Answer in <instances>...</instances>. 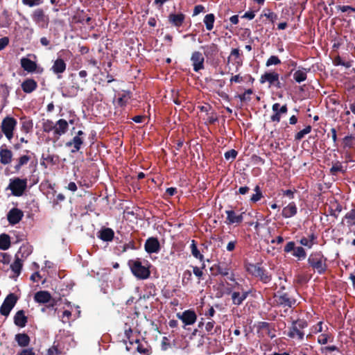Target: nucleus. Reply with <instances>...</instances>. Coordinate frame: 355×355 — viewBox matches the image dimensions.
<instances>
[{"label": "nucleus", "mask_w": 355, "mask_h": 355, "mask_svg": "<svg viewBox=\"0 0 355 355\" xmlns=\"http://www.w3.org/2000/svg\"><path fill=\"white\" fill-rule=\"evenodd\" d=\"M327 258L321 252H313L308 258V263L318 274H324L327 269Z\"/></svg>", "instance_id": "f257e3e1"}, {"label": "nucleus", "mask_w": 355, "mask_h": 355, "mask_svg": "<svg viewBox=\"0 0 355 355\" xmlns=\"http://www.w3.org/2000/svg\"><path fill=\"white\" fill-rule=\"evenodd\" d=\"M274 301L276 306L284 309V315L291 311L295 306L296 300L291 297L287 293H277L274 295Z\"/></svg>", "instance_id": "f03ea898"}, {"label": "nucleus", "mask_w": 355, "mask_h": 355, "mask_svg": "<svg viewBox=\"0 0 355 355\" xmlns=\"http://www.w3.org/2000/svg\"><path fill=\"white\" fill-rule=\"evenodd\" d=\"M128 266L132 274L139 279H146L150 276V270L146 266L142 265L141 261L139 259L129 260Z\"/></svg>", "instance_id": "7ed1b4c3"}, {"label": "nucleus", "mask_w": 355, "mask_h": 355, "mask_svg": "<svg viewBox=\"0 0 355 355\" xmlns=\"http://www.w3.org/2000/svg\"><path fill=\"white\" fill-rule=\"evenodd\" d=\"M307 327V322L304 320H297L292 322L287 336L293 339L302 340L304 337L303 329Z\"/></svg>", "instance_id": "20e7f679"}, {"label": "nucleus", "mask_w": 355, "mask_h": 355, "mask_svg": "<svg viewBox=\"0 0 355 355\" xmlns=\"http://www.w3.org/2000/svg\"><path fill=\"white\" fill-rule=\"evenodd\" d=\"M27 187V180L15 178L10 180L8 189L10 190L15 196H21Z\"/></svg>", "instance_id": "39448f33"}, {"label": "nucleus", "mask_w": 355, "mask_h": 355, "mask_svg": "<svg viewBox=\"0 0 355 355\" xmlns=\"http://www.w3.org/2000/svg\"><path fill=\"white\" fill-rule=\"evenodd\" d=\"M247 270L254 277H259L264 284H268L271 280V276L263 268L258 265L249 264L247 267Z\"/></svg>", "instance_id": "423d86ee"}, {"label": "nucleus", "mask_w": 355, "mask_h": 355, "mask_svg": "<svg viewBox=\"0 0 355 355\" xmlns=\"http://www.w3.org/2000/svg\"><path fill=\"white\" fill-rule=\"evenodd\" d=\"M17 125V121L13 117L6 116L1 123V130L8 140L13 137V130Z\"/></svg>", "instance_id": "0eeeda50"}, {"label": "nucleus", "mask_w": 355, "mask_h": 355, "mask_svg": "<svg viewBox=\"0 0 355 355\" xmlns=\"http://www.w3.org/2000/svg\"><path fill=\"white\" fill-rule=\"evenodd\" d=\"M260 83L263 84L268 83L269 87H275L279 89L281 88V83L279 81V76L277 72H266L261 75L260 78Z\"/></svg>", "instance_id": "6e6552de"}, {"label": "nucleus", "mask_w": 355, "mask_h": 355, "mask_svg": "<svg viewBox=\"0 0 355 355\" xmlns=\"http://www.w3.org/2000/svg\"><path fill=\"white\" fill-rule=\"evenodd\" d=\"M17 297L14 293H10L4 300L0 307V313L4 316H8L17 303Z\"/></svg>", "instance_id": "1a4fd4ad"}, {"label": "nucleus", "mask_w": 355, "mask_h": 355, "mask_svg": "<svg viewBox=\"0 0 355 355\" xmlns=\"http://www.w3.org/2000/svg\"><path fill=\"white\" fill-rule=\"evenodd\" d=\"M32 19L33 21L40 28H47L49 25V19L46 15L44 11L40 9H36L32 14Z\"/></svg>", "instance_id": "9d476101"}, {"label": "nucleus", "mask_w": 355, "mask_h": 355, "mask_svg": "<svg viewBox=\"0 0 355 355\" xmlns=\"http://www.w3.org/2000/svg\"><path fill=\"white\" fill-rule=\"evenodd\" d=\"M177 317L182 320L184 326L193 324L197 320V315L194 311L188 309L182 313H177Z\"/></svg>", "instance_id": "9b49d317"}, {"label": "nucleus", "mask_w": 355, "mask_h": 355, "mask_svg": "<svg viewBox=\"0 0 355 355\" xmlns=\"http://www.w3.org/2000/svg\"><path fill=\"white\" fill-rule=\"evenodd\" d=\"M191 61L192 62V66L194 71L198 72L199 71L205 68V58L200 52H193L191 56Z\"/></svg>", "instance_id": "f8f14e48"}, {"label": "nucleus", "mask_w": 355, "mask_h": 355, "mask_svg": "<svg viewBox=\"0 0 355 355\" xmlns=\"http://www.w3.org/2000/svg\"><path fill=\"white\" fill-rule=\"evenodd\" d=\"M272 110L273 112V114L270 116L271 121L279 123L281 120L282 115L287 113L288 107L286 105L280 106L279 103H276L272 105Z\"/></svg>", "instance_id": "ddd939ff"}, {"label": "nucleus", "mask_w": 355, "mask_h": 355, "mask_svg": "<svg viewBox=\"0 0 355 355\" xmlns=\"http://www.w3.org/2000/svg\"><path fill=\"white\" fill-rule=\"evenodd\" d=\"M24 216L22 211L17 208L11 209L7 215V218L10 225H16L19 223Z\"/></svg>", "instance_id": "4468645a"}, {"label": "nucleus", "mask_w": 355, "mask_h": 355, "mask_svg": "<svg viewBox=\"0 0 355 355\" xmlns=\"http://www.w3.org/2000/svg\"><path fill=\"white\" fill-rule=\"evenodd\" d=\"M225 213L227 214V218H226L225 223L227 225L239 224L243 220L244 212L237 214L233 210H227V211H225Z\"/></svg>", "instance_id": "2eb2a0df"}, {"label": "nucleus", "mask_w": 355, "mask_h": 355, "mask_svg": "<svg viewBox=\"0 0 355 355\" xmlns=\"http://www.w3.org/2000/svg\"><path fill=\"white\" fill-rule=\"evenodd\" d=\"M145 250L149 253H157L160 250V245L157 239L151 237L146 240L145 243Z\"/></svg>", "instance_id": "dca6fc26"}, {"label": "nucleus", "mask_w": 355, "mask_h": 355, "mask_svg": "<svg viewBox=\"0 0 355 355\" xmlns=\"http://www.w3.org/2000/svg\"><path fill=\"white\" fill-rule=\"evenodd\" d=\"M69 129L68 122L65 119H59L55 123V131L53 135L57 138L64 135Z\"/></svg>", "instance_id": "f3484780"}, {"label": "nucleus", "mask_w": 355, "mask_h": 355, "mask_svg": "<svg viewBox=\"0 0 355 355\" xmlns=\"http://www.w3.org/2000/svg\"><path fill=\"white\" fill-rule=\"evenodd\" d=\"M66 68L67 64L64 60L62 58H58L54 61L51 69L55 74L59 75L64 73ZM58 78H60V76H58Z\"/></svg>", "instance_id": "a211bd4d"}, {"label": "nucleus", "mask_w": 355, "mask_h": 355, "mask_svg": "<svg viewBox=\"0 0 355 355\" xmlns=\"http://www.w3.org/2000/svg\"><path fill=\"white\" fill-rule=\"evenodd\" d=\"M297 208L294 202H290L282 209V215L285 218H289L296 215Z\"/></svg>", "instance_id": "6ab92c4d"}, {"label": "nucleus", "mask_w": 355, "mask_h": 355, "mask_svg": "<svg viewBox=\"0 0 355 355\" xmlns=\"http://www.w3.org/2000/svg\"><path fill=\"white\" fill-rule=\"evenodd\" d=\"M130 99V92L128 91H122L118 94V98L114 101L116 106L124 107Z\"/></svg>", "instance_id": "aec40b11"}, {"label": "nucleus", "mask_w": 355, "mask_h": 355, "mask_svg": "<svg viewBox=\"0 0 355 355\" xmlns=\"http://www.w3.org/2000/svg\"><path fill=\"white\" fill-rule=\"evenodd\" d=\"M20 64L21 67L24 69V70L26 71L28 73H33L36 71V62L32 61L31 60L27 58H22L20 60Z\"/></svg>", "instance_id": "412c9836"}, {"label": "nucleus", "mask_w": 355, "mask_h": 355, "mask_svg": "<svg viewBox=\"0 0 355 355\" xmlns=\"http://www.w3.org/2000/svg\"><path fill=\"white\" fill-rule=\"evenodd\" d=\"M83 144V139L82 137H79L78 136H75L71 141L66 143V146H72L73 148L71 149V152L72 153H75L80 149Z\"/></svg>", "instance_id": "4be33fe9"}, {"label": "nucleus", "mask_w": 355, "mask_h": 355, "mask_svg": "<svg viewBox=\"0 0 355 355\" xmlns=\"http://www.w3.org/2000/svg\"><path fill=\"white\" fill-rule=\"evenodd\" d=\"M37 87V82L31 78H28V79L25 80L21 83L22 90L25 93H28V94L31 93L33 91H35Z\"/></svg>", "instance_id": "5701e85b"}, {"label": "nucleus", "mask_w": 355, "mask_h": 355, "mask_svg": "<svg viewBox=\"0 0 355 355\" xmlns=\"http://www.w3.org/2000/svg\"><path fill=\"white\" fill-rule=\"evenodd\" d=\"M32 253V247L28 244H23L15 256L18 255V258L22 260H25Z\"/></svg>", "instance_id": "b1692460"}, {"label": "nucleus", "mask_w": 355, "mask_h": 355, "mask_svg": "<svg viewBox=\"0 0 355 355\" xmlns=\"http://www.w3.org/2000/svg\"><path fill=\"white\" fill-rule=\"evenodd\" d=\"M34 299L38 303L44 304L51 300V295L48 291H41L35 293Z\"/></svg>", "instance_id": "393cba45"}, {"label": "nucleus", "mask_w": 355, "mask_h": 355, "mask_svg": "<svg viewBox=\"0 0 355 355\" xmlns=\"http://www.w3.org/2000/svg\"><path fill=\"white\" fill-rule=\"evenodd\" d=\"M15 324L19 327H24L27 323V317L25 315V313L23 310L19 311L16 313L14 316Z\"/></svg>", "instance_id": "a878e982"}, {"label": "nucleus", "mask_w": 355, "mask_h": 355, "mask_svg": "<svg viewBox=\"0 0 355 355\" xmlns=\"http://www.w3.org/2000/svg\"><path fill=\"white\" fill-rule=\"evenodd\" d=\"M114 232L110 228H103L98 232V238L103 241H111L114 238Z\"/></svg>", "instance_id": "bb28decb"}, {"label": "nucleus", "mask_w": 355, "mask_h": 355, "mask_svg": "<svg viewBox=\"0 0 355 355\" xmlns=\"http://www.w3.org/2000/svg\"><path fill=\"white\" fill-rule=\"evenodd\" d=\"M12 153L11 150L6 148H1L0 150V162L1 164L6 165L11 162Z\"/></svg>", "instance_id": "cd10ccee"}, {"label": "nucleus", "mask_w": 355, "mask_h": 355, "mask_svg": "<svg viewBox=\"0 0 355 355\" xmlns=\"http://www.w3.org/2000/svg\"><path fill=\"white\" fill-rule=\"evenodd\" d=\"M248 292L243 291L242 293L233 292L232 293V302L235 305H240L247 298Z\"/></svg>", "instance_id": "c85d7f7f"}, {"label": "nucleus", "mask_w": 355, "mask_h": 355, "mask_svg": "<svg viewBox=\"0 0 355 355\" xmlns=\"http://www.w3.org/2000/svg\"><path fill=\"white\" fill-rule=\"evenodd\" d=\"M15 261L10 265V269L15 273V276L18 277L21 273L24 260L18 258V255L15 256Z\"/></svg>", "instance_id": "c756f323"}, {"label": "nucleus", "mask_w": 355, "mask_h": 355, "mask_svg": "<svg viewBox=\"0 0 355 355\" xmlns=\"http://www.w3.org/2000/svg\"><path fill=\"white\" fill-rule=\"evenodd\" d=\"M184 15L182 13L171 14L168 17L169 21L177 27L182 26L184 20Z\"/></svg>", "instance_id": "7c9ffc66"}, {"label": "nucleus", "mask_w": 355, "mask_h": 355, "mask_svg": "<svg viewBox=\"0 0 355 355\" xmlns=\"http://www.w3.org/2000/svg\"><path fill=\"white\" fill-rule=\"evenodd\" d=\"M15 340L20 347H26L29 345L30 338L26 334H17L15 335Z\"/></svg>", "instance_id": "2f4dec72"}, {"label": "nucleus", "mask_w": 355, "mask_h": 355, "mask_svg": "<svg viewBox=\"0 0 355 355\" xmlns=\"http://www.w3.org/2000/svg\"><path fill=\"white\" fill-rule=\"evenodd\" d=\"M306 73L307 70L306 69H299L293 73V78L297 83H300L306 79Z\"/></svg>", "instance_id": "473e14b6"}, {"label": "nucleus", "mask_w": 355, "mask_h": 355, "mask_svg": "<svg viewBox=\"0 0 355 355\" xmlns=\"http://www.w3.org/2000/svg\"><path fill=\"white\" fill-rule=\"evenodd\" d=\"M10 247V237L8 234H0V249L6 250Z\"/></svg>", "instance_id": "72a5a7b5"}, {"label": "nucleus", "mask_w": 355, "mask_h": 355, "mask_svg": "<svg viewBox=\"0 0 355 355\" xmlns=\"http://www.w3.org/2000/svg\"><path fill=\"white\" fill-rule=\"evenodd\" d=\"M204 49L205 55L208 56L215 55L218 53V46L215 44H211L202 47Z\"/></svg>", "instance_id": "f704fd0d"}, {"label": "nucleus", "mask_w": 355, "mask_h": 355, "mask_svg": "<svg viewBox=\"0 0 355 355\" xmlns=\"http://www.w3.org/2000/svg\"><path fill=\"white\" fill-rule=\"evenodd\" d=\"M270 324L266 322H259L257 324V331L259 336L263 337L266 331H269Z\"/></svg>", "instance_id": "c9c22d12"}, {"label": "nucleus", "mask_w": 355, "mask_h": 355, "mask_svg": "<svg viewBox=\"0 0 355 355\" xmlns=\"http://www.w3.org/2000/svg\"><path fill=\"white\" fill-rule=\"evenodd\" d=\"M215 21V17L214 14H207L204 18V23L206 26V28L208 31H211L214 28V24Z\"/></svg>", "instance_id": "e433bc0d"}, {"label": "nucleus", "mask_w": 355, "mask_h": 355, "mask_svg": "<svg viewBox=\"0 0 355 355\" xmlns=\"http://www.w3.org/2000/svg\"><path fill=\"white\" fill-rule=\"evenodd\" d=\"M265 17L271 22H274L277 18V15L271 11L270 9H263L261 15V17Z\"/></svg>", "instance_id": "4c0bfd02"}, {"label": "nucleus", "mask_w": 355, "mask_h": 355, "mask_svg": "<svg viewBox=\"0 0 355 355\" xmlns=\"http://www.w3.org/2000/svg\"><path fill=\"white\" fill-rule=\"evenodd\" d=\"M345 218L347 220L349 226L355 225V208L347 212Z\"/></svg>", "instance_id": "58836bf2"}, {"label": "nucleus", "mask_w": 355, "mask_h": 355, "mask_svg": "<svg viewBox=\"0 0 355 355\" xmlns=\"http://www.w3.org/2000/svg\"><path fill=\"white\" fill-rule=\"evenodd\" d=\"M191 254L194 257L200 259V261H202L204 257L202 254H200V251L198 250L194 240L191 241Z\"/></svg>", "instance_id": "ea45409f"}, {"label": "nucleus", "mask_w": 355, "mask_h": 355, "mask_svg": "<svg viewBox=\"0 0 355 355\" xmlns=\"http://www.w3.org/2000/svg\"><path fill=\"white\" fill-rule=\"evenodd\" d=\"M42 128L45 132H50L52 130L54 132L55 124L51 120L47 119L43 122Z\"/></svg>", "instance_id": "a19ab883"}, {"label": "nucleus", "mask_w": 355, "mask_h": 355, "mask_svg": "<svg viewBox=\"0 0 355 355\" xmlns=\"http://www.w3.org/2000/svg\"><path fill=\"white\" fill-rule=\"evenodd\" d=\"M293 255L299 259H304L306 256V253L302 247H297L295 248Z\"/></svg>", "instance_id": "79ce46f5"}, {"label": "nucleus", "mask_w": 355, "mask_h": 355, "mask_svg": "<svg viewBox=\"0 0 355 355\" xmlns=\"http://www.w3.org/2000/svg\"><path fill=\"white\" fill-rule=\"evenodd\" d=\"M311 131V125H307L305 128H304L303 130H300V132H298L295 136V139L297 140V141H300L302 139H303L304 137V136L309 133H310Z\"/></svg>", "instance_id": "37998d69"}, {"label": "nucleus", "mask_w": 355, "mask_h": 355, "mask_svg": "<svg viewBox=\"0 0 355 355\" xmlns=\"http://www.w3.org/2000/svg\"><path fill=\"white\" fill-rule=\"evenodd\" d=\"M30 159L31 157L28 155H23L20 157L17 164L15 166V170L19 171L22 166L26 164L29 162Z\"/></svg>", "instance_id": "c03bdc74"}, {"label": "nucleus", "mask_w": 355, "mask_h": 355, "mask_svg": "<svg viewBox=\"0 0 355 355\" xmlns=\"http://www.w3.org/2000/svg\"><path fill=\"white\" fill-rule=\"evenodd\" d=\"M217 270V274H220L223 276H227L229 275L230 268L227 266H223L220 264L214 266Z\"/></svg>", "instance_id": "a18cd8bd"}, {"label": "nucleus", "mask_w": 355, "mask_h": 355, "mask_svg": "<svg viewBox=\"0 0 355 355\" xmlns=\"http://www.w3.org/2000/svg\"><path fill=\"white\" fill-rule=\"evenodd\" d=\"M313 239H314V236L313 235H311L310 236V238H306V237L302 238L300 239V242L302 245L306 246L309 248H311L313 245Z\"/></svg>", "instance_id": "49530a36"}, {"label": "nucleus", "mask_w": 355, "mask_h": 355, "mask_svg": "<svg viewBox=\"0 0 355 355\" xmlns=\"http://www.w3.org/2000/svg\"><path fill=\"white\" fill-rule=\"evenodd\" d=\"M136 343L138 344L137 347V351L139 353L146 355H148L150 353V349L144 347L141 343H139V340H136Z\"/></svg>", "instance_id": "de8ad7c7"}, {"label": "nucleus", "mask_w": 355, "mask_h": 355, "mask_svg": "<svg viewBox=\"0 0 355 355\" xmlns=\"http://www.w3.org/2000/svg\"><path fill=\"white\" fill-rule=\"evenodd\" d=\"M192 279V273L190 270H187L183 272L182 275V284H188Z\"/></svg>", "instance_id": "09e8293b"}, {"label": "nucleus", "mask_w": 355, "mask_h": 355, "mask_svg": "<svg viewBox=\"0 0 355 355\" xmlns=\"http://www.w3.org/2000/svg\"><path fill=\"white\" fill-rule=\"evenodd\" d=\"M281 63V60L276 55H271L266 62V66L277 65Z\"/></svg>", "instance_id": "8fccbe9b"}, {"label": "nucleus", "mask_w": 355, "mask_h": 355, "mask_svg": "<svg viewBox=\"0 0 355 355\" xmlns=\"http://www.w3.org/2000/svg\"><path fill=\"white\" fill-rule=\"evenodd\" d=\"M252 89H248L243 94L239 95V98L241 101H250V95L252 94Z\"/></svg>", "instance_id": "3c124183"}, {"label": "nucleus", "mask_w": 355, "mask_h": 355, "mask_svg": "<svg viewBox=\"0 0 355 355\" xmlns=\"http://www.w3.org/2000/svg\"><path fill=\"white\" fill-rule=\"evenodd\" d=\"M33 128V123L31 121H24L22 122L21 130L26 133L30 132Z\"/></svg>", "instance_id": "603ef678"}, {"label": "nucleus", "mask_w": 355, "mask_h": 355, "mask_svg": "<svg viewBox=\"0 0 355 355\" xmlns=\"http://www.w3.org/2000/svg\"><path fill=\"white\" fill-rule=\"evenodd\" d=\"M21 1L26 6L33 7L40 5L43 2V0H21Z\"/></svg>", "instance_id": "864d4df0"}, {"label": "nucleus", "mask_w": 355, "mask_h": 355, "mask_svg": "<svg viewBox=\"0 0 355 355\" xmlns=\"http://www.w3.org/2000/svg\"><path fill=\"white\" fill-rule=\"evenodd\" d=\"M354 140V137L352 135H349L345 137L343 139V144L345 147L351 148L353 146V141Z\"/></svg>", "instance_id": "5fc2aeb1"}, {"label": "nucleus", "mask_w": 355, "mask_h": 355, "mask_svg": "<svg viewBox=\"0 0 355 355\" xmlns=\"http://www.w3.org/2000/svg\"><path fill=\"white\" fill-rule=\"evenodd\" d=\"M330 338V335L329 334L324 333L320 334L318 338V342L320 344L324 345L327 343L329 339Z\"/></svg>", "instance_id": "6e6d98bb"}, {"label": "nucleus", "mask_w": 355, "mask_h": 355, "mask_svg": "<svg viewBox=\"0 0 355 355\" xmlns=\"http://www.w3.org/2000/svg\"><path fill=\"white\" fill-rule=\"evenodd\" d=\"M71 316V311H69L68 310L64 311L62 313V322L63 323H69Z\"/></svg>", "instance_id": "4d7b16f0"}, {"label": "nucleus", "mask_w": 355, "mask_h": 355, "mask_svg": "<svg viewBox=\"0 0 355 355\" xmlns=\"http://www.w3.org/2000/svg\"><path fill=\"white\" fill-rule=\"evenodd\" d=\"M330 171L332 174H336L338 172L343 171V166L340 163L337 162L332 166Z\"/></svg>", "instance_id": "13d9d810"}, {"label": "nucleus", "mask_w": 355, "mask_h": 355, "mask_svg": "<svg viewBox=\"0 0 355 355\" xmlns=\"http://www.w3.org/2000/svg\"><path fill=\"white\" fill-rule=\"evenodd\" d=\"M237 151L234 149L227 151L225 153V157L226 159H234L236 157Z\"/></svg>", "instance_id": "bf43d9fd"}, {"label": "nucleus", "mask_w": 355, "mask_h": 355, "mask_svg": "<svg viewBox=\"0 0 355 355\" xmlns=\"http://www.w3.org/2000/svg\"><path fill=\"white\" fill-rule=\"evenodd\" d=\"M322 331H323L322 322H319L316 325H315L312 328V332L314 334H318V333L322 332Z\"/></svg>", "instance_id": "052dcab7"}, {"label": "nucleus", "mask_w": 355, "mask_h": 355, "mask_svg": "<svg viewBox=\"0 0 355 355\" xmlns=\"http://www.w3.org/2000/svg\"><path fill=\"white\" fill-rule=\"evenodd\" d=\"M337 8L343 12L347 11L355 12V8L349 6H338Z\"/></svg>", "instance_id": "680f3d73"}, {"label": "nucleus", "mask_w": 355, "mask_h": 355, "mask_svg": "<svg viewBox=\"0 0 355 355\" xmlns=\"http://www.w3.org/2000/svg\"><path fill=\"white\" fill-rule=\"evenodd\" d=\"M9 43V39L7 37L0 38V51L3 50Z\"/></svg>", "instance_id": "e2e57ef3"}, {"label": "nucleus", "mask_w": 355, "mask_h": 355, "mask_svg": "<svg viewBox=\"0 0 355 355\" xmlns=\"http://www.w3.org/2000/svg\"><path fill=\"white\" fill-rule=\"evenodd\" d=\"M295 248V243H294V242H293V241H291V242H288V243L286 245V246H285V248H284V251H285L286 252H291V251H294Z\"/></svg>", "instance_id": "0e129e2a"}, {"label": "nucleus", "mask_w": 355, "mask_h": 355, "mask_svg": "<svg viewBox=\"0 0 355 355\" xmlns=\"http://www.w3.org/2000/svg\"><path fill=\"white\" fill-rule=\"evenodd\" d=\"M193 272L198 278H200L203 275L202 268L197 266L193 267Z\"/></svg>", "instance_id": "69168bd1"}, {"label": "nucleus", "mask_w": 355, "mask_h": 355, "mask_svg": "<svg viewBox=\"0 0 355 355\" xmlns=\"http://www.w3.org/2000/svg\"><path fill=\"white\" fill-rule=\"evenodd\" d=\"M205 10V7L202 5L196 6L193 10V16L198 15L200 12H202Z\"/></svg>", "instance_id": "338daca9"}, {"label": "nucleus", "mask_w": 355, "mask_h": 355, "mask_svg": "<svg viewBox=\"0 0 355 355\" xmlns=\"http://www.w3.org/2000/svg\"><path fill=\"white\" fill-rule=\"evenodd\" d=\"M215 322L214 320H210L207 322L205 324V329L207 332H211L214 327Z\"/></svg>", "instance_id": "774afa93"}]
</instances>
